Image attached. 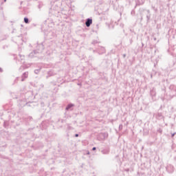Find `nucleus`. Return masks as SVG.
<instances>
[{
  "instance_id": "1",
  "label": "nucleus",
  "mask_w": 176,
  "mask_h": 176,
  "mask_svg": "<svg viewBox=\"0 0 176 176\" xmlns=\"http://www.w3.org/2000/svg\"><path fill=\"white\" fill-rule=\"evenodd\" d=\"M96 52L99 54H104V53H105V47L98 46V47H96Z\"/></svg>"
},
{
  "instance_id": "2",
  "label": "nucleus",
  "mask_w": 176,
  "mask_h": 176,
  "mask_svg": "<svg viewBox=\"0 0 176 176\" xmlns=\"http://www.w3.org/2000/svg\"><path fill=\"white\" fill-rule=\"evenodd\" d=\"M166 171L169 173V174H171L174 173V166L171 164H168L166 167Z\"/></svg>"
},
{
  "instance_id": "3",
  "label": "nucleus",
  "mask_w": 176,
  "mask_h": 176,
  "mask_svg": "<svg viewBox=\"0 0 176 176\" xmlns=\"http://www.w3.org/2000/svg\"><path fill=\"white\" fill-rule=\"evenodd\" d=\"M44 49H45V47L43 46V43H41V44H38L36 50H37L38 53H42V51H43Z\"/></svg>"
},
{
  "instance_id": "4",
  "label": "nucleus",
  "mask_w": 176,
  "mask_h": 176,
  "mask_svg": "<svg viewBox=\"0 0 176 176\" xmlns=\"http://www.w3.org/2000/svg\"><path fill=\"white\" fill-rule=\"evenodd\" d=\"M135 6L134 7V9L137 8V6H141L145 3V1L144 0H135Z\"/></svg>"
},
{
  "instance_id": "5",
  "label": "nucleus",
  "mask_w": 176,
  "mask_h": 176,
  "mask_svg": "<svg viewBox=\"0 0 176 176\" xmlns=\"http://www.w3.org/2000/svg\"><path fill=\"white\" fill-rule=\"evenodd\" d=\"M93 24V19L91 18H87L85 21L86 27H90Z\"/></svg>"
},
{
  "instance_id": "6",
  "label": "nucleus",
  "mask_w": 176,
  "mask_h": 176,
  "mask_svg": "<svg viewBox=\"0 0 176 176\" xmlns=\"http://www.w3.org/2000/svg\"><path fill=\"white\" fill-rule=\"evenodd\" d=\"M55 75H57V73H56L53 70H50V71L47 72V75L46 78L47 79L48 78H50V76H54Z\"/></svg>"
},
{
  "instance_id": "7",
  "label": "nucleus",
  "mask_w": 176,
  "mask_h": 176,
  "mask_svg": "<svg viewBox=\"0 0 176 176\" xmlns=\"http://www.w3.org/2000/svg\"><path fill=\"white\" fill-rule=\"evenodd\" d=\"M146 22L149 23V20H151V10H146Z\"/></svg>"
},
{
  "instance_id": "8",
  "label": "nucleus",
  "mask_w": 176,
  "mask_h": 176,
  "mask_svg": "<svg viewBox=\"0 0 176 176\" xmlns=\"http://www.w3.org/2000/svg\"><path fill=\"white\" fill-rule=\"evenodd\" d=\"M38 53H39L38 50H35L28 55V57H30V58H34V57H35V54H38Z\"/></svg>"
},
{
  "instance_id": "9",
  "label": "nucleus",
  "mask_w": 176,
  "mask_h": 176,
  "mask_svg": "<svg viewBox=\"0 0 176 176\" xmlns=\"http://www.w3.org/2000/svg\"><path fill=\"white\" fill-rule=\"evenodd\" d=\"M28 78V72H24L21 76V82H24Z\"/></svg>"
},
{
  "instance_id": "10",
  "label": "nucleus",
  "mask_w": 176,
  "mask_h": 176,
  "mask_svg": "<svg viewBox=\"0 0 176 176\" xmlns=\"http://www.w3.org/2000/svg\"><path fill=\"white\" fill-rule=\"evenodd\" d=\"M155 118L158 120H162V119H164V116H163V114H162V113H157V114H155Z\"/></svg>"
},
{
  "instance_id": "11",
  "label": "nucleus",
  "mask_w": 176,
  "mask_h": 176,
  "mask_svg": "<svg viewBox=\"0 0 176 176\" xmlns=\"http://www.w3.org/2000/svg\"><path fill=\"white\" fill-rule=\"evenodd\" d=\"M60 17H63L64 19H67V10H62L60 14Z\"/></svg>"
},
{
  "instance_id": "12",
  "label": "nucleus",
  "mask_w": 176,
  "mask_h": 176,
  "mask_svg": "<svg viewBox=\"0 0 176 176\" xmlns=\"http://www.w3.org/2000/svg\"><path fill=\"white\" fill-rule=\"evenodd\" d=\"M150 94L151 97H155L156 96V89L155 88H153L150 91Z\"/></svg>"
},
{
  "instance_id": "13",
  "label": "nucleus",
  "mask_w": 176,
  "mask_h": 176,
  "mask_svg": "<svg viewBox=\"0 0 176 176\" xmlns=\"http://www.w3.org/2000/svg\"><path fill=\"white\" fill-rule=\"evenodd\" d=\"M101 153H102V155H109V148H104V149L102 150Z\"/></svg>"
},
{
  "instance_id": "14",
  "label": "nucleus",
  "mask_w": 176,
  "mask_h": 176,
  "mask_svg": "<svg viewBox=\"0 0 176 176\" xmlns=\"http://www.w3.org/2000/svg\"><path fill=\"white\" fill-rule=\"evenodd\" d=\"M73 107H74V104L72 103H70L67 105L65 109H66V111H69V109H71V108H72Z\"/></svg>"
},
{
  "instance_id": "15",
  "label": "nucleus",
  "mask_w": 176,
  "mask_h": 176,
  "mask_svg": "<svg viewBox=\"0 0 176 176\" xmlns=\"http://www.w3.org/2000/svg\"><path fill=\"white\" fill-rule=\"evenodd\" d=\"M169 89L172 90V91H176V86L174 85H170Z\"/></svg>"
},
{
  "instance_id": "16",
  "label": "nucleus",
  "mask_w": 176,
  "mask_h": 176,
  "mask_svg": "<svg viewBox=\"0 0 176 176\" xmlns=\"http://www.w3.org/2000/svg\"><path fill=\"white\" fill-rule=\"evenodd\" d=\"M133 36H134V35L133 34H131L129 36L130 45H131L133 43Z\"/></svg>"
},
{
  "instance_id": "17",
  "label": "nucleus",
  "mask_w": 176,
  "mask_h": 176,
  "mask_svg": "<svg viewBox=\"0 0 176 176\" xmlns=\"http://www.w3.org/2000/svg\"><path fill=\"white\" fill-rule=\"evenodd\" d=\"M23 21L25 24H30V19H28V17H25Z\"/></svg>"
},
{
  "instance_id": "18",
  "label": "nucleus",
  "mask_w": 176,
  "mask_h": 176,
  "mask_svg": "<svg viewBox=\"0 0 176 176\" xmlns=\"http://www.w3.org/2000/svg\"><path fill=\"white\" fill-rule=\"evenodd\" d=\"M8 126H9V122H8V121H4L3 127H5V129H8Z\"/></svg>"
},
{
  "instance_id": "19",
  "label": "nucleus",
  "mask_w": 176,
  "mask_h": 176,
  "mask_svg": "<svg viewBox=\"0 0 176 176\" xmlns=\"http://www.w3.org/2000/svg\"><path fill=\"white\" fill-rule=\"evenodd\" d=\"M19 57L21 58V63H22L23 64H24L25 61H24V56L19 54Z\"/></svg>"
},
{
  "instance_id": "20",
  "label": "nucleus",
  "mask_w": 176,
  "mask_h": 176,
  "mask_svg": "<svg viewBox=\"0 0 176 176\" xmlns=\"http://www.w3.org/2000/svg\"><path fill=\"white\" fill-rule=\"evenodd\" d=\"M97 43H100V42L97 41V40H94L92 42H91V44L92 45H97Z\"/></svg>"
},
{
  "instance_id": "21",
  "label": "nucleus",
  "mask_w": 176,
  "mask_h": 176,
  "mask_svg": "<svg viewBox=\"0 0 176 176\" xmlns=\"http://www.w3.org/2000/svg\"><path fill=\"white\" fill-rule=\"evenodd\" d=\"M40 72H41V69H35L34 74H36V75H38V74H39Z\"/></svg>"
},
{
  "instance_id": "22",
  "label": "nucleus",
  "mask_w": 176,
  "mask_h": 176,
  "mask_svg": "<svg viewBox=\"0 0 176 176\" xmlns=\"http://www.w3.org/2000/svg\"><path fill=\"white\" fill-rule=\"evenodd\" d=\"M43 6V3H39L38 5V9H41V8Z\"/></svg>"
},
{
  "instance_id": "23",
  "label": "nucleus",
  "mask_w": 176,
  "mask_h": 176,
  "mask_svg": "<svg viewBox=\"0 0 176 176\" xmlns=\"http://www.w3.org/2000/svg\"><path fill=\"white\" fill-rule=\"evenodd\" d=\"M157 133H160V134H162L163 133V130L160 128H159L157 130Z\"/></svg>"
},
{
  "instance_id": "24",
  "label": "nucleus",
  "mask_w": 176,
  "mask_h": 176,
  "mask_svg": "<svg viewBox=\"0 0 176 176\" xmlns=\"http://www.w3.org/2000/svg\"><path fill=\"white\" fill-rule=\"evenodd\" d=\"M131 14L132 16H135V10H133L131 12Z\"/></svg>"
},
{
  "instance_id": "25",
  "label": "nucleus",
  "mask_w": 176,
  "mask_h": 176,
  "mask_svg": "<svg viewBox=\"0 0 176 176\" xmlns=\"http://www.w3.org/2000/svg\"><path fill=\"white\" fill-rule=\"evenodd\" d=\"M152 9H153V10H155V12H157V8H155V6H151Z\"/></svg>"
},
{
  "instance_id": "26",
  "label": "nucleus",
  "mask_w": 176,
  "mask_h": 176,
  "mask_svg": "<svg viewBox=\"0 0 176 176\" xmlns=\"http://www.w3.org/2000/svg\"><path fill=\"white\" fill-rule=\"evenodd\" d=\"M175 134H176V132L172 133V134H171V138H173V137H174V135H175Z\"/></svg>"
},
{
  "instance_id": "27",
  "label": "nucleus",
  "mask_w": 176,
  "mask_h": 176,
  "mask_svg": "<svg viewBox=\"0 0 176 176\" xmlns=\"http://www.w3.org/2000/svg\"><path fill=\"white\" fill-rule=\"evenodd\" d=\"M130 31H131V32H133L134 35H135V32H134V30L131 29Z\"/></svg>"
},
{
  "instance_id": "28",
  "label": "nucleus",
  "mask_w": 176,
  "mask_h": 176,
  "mask_svg": "<svg viewBox=\"0 0 176 176\" xmlns=\"http://www.w3.org/2000/svg\"><path fill=\"white\" fill-rule=\"evenodd\" d=\"M74 136H75L76 138H78V137H79V134L76 133V134L74 135Z\"/></svg>"
},
{
  "instance_id": "29",
  "label": "nucleus",
  "mask_w": 176,
  "mask_h": 176,
  "mask_svg": "<svg viewBox=\"0 0 176 176\" xmlns=\"http://www.w3.org/2000/svg\"><path fill=\"white\" fill-rule=\"evenodd\" d=\"M125 171H126V173H129V171H130V169H129V168H126V169H125Z\"/></svg>"
},
{
  "instance_id": "30",
  "label": "nucleus",
  "mask_w": 176,
  "mask_h": 176,
  "mask_svg": "<svg viewBox=\"0 0 176 176\" xmlns=\"http://www.w3.org/2000/svg\"><path fill=\"white\" fill-rule=\"evenodd\" d=\"M57 17H60V12H58V13H57Z\"/></svg>"
},
{
  "instance_id": "31",
  "label": "nucleus",
  "mask_w": 176,
  "mask_h": 176,
  "mask_svg": "<svg viewBox=\"0 0 176 176\" xmlns=\"http://www.w3.org/2000/svg\"><path fill=\"white\" fill-rule=\"evenodd\" d=\"M96 149H97L96 147H93V148H92V151H96Z\"/></svg>"
},
{
  "instance_id": "32",
  "label": "nucleus",
  "mask_w": 176,
  "mask_h": 176,
  "mask_svg": "<svg viewBox=\"0 0 176 176\" xmlns=\"http://www.w3.org/2000/svg\"><path fill=\"white\" fill-rule=\"evenodd\" d=\"M0 72H3V69H2V67H0Z\"/></svg>"
},
{
  "instance_id": "33",
  "label": "nucleus",
  "mask_w": 176,
  "mask_h": 176,
  "mask_svg": "<svg viewBox=\"0 0 176 176\" xmlns=\"http://www.w3.org/2000/svg\"><path fill=\"white\" fill-rule=\"evenodd\" d=\"M94 53H97V48H96V50H94Z\"/></svg>"
},
{
  "instance_id": "34",
  "label": "nucleus",
  "mask_w": 176,
  "mask_h": 176,
  "mask_svg": "<svg viewBox=\"0 0 176 176\" xmlns=\"http://www.w3.org/2000/svg\"><path fill=\"white\" fill-rule=\"evenodd\" d=\"M89 60H93V57H92V56H90V57H89Z\"/></svg>"
},
{
  "instance_id": "35",
  "label": "nucleus",
  "mask_w": 176,
  "mask_h": 176,
  "mask_svg": "<svg viewBox=\"0 0 176 176\" xmlns=\"http://www.w3.org/2000/svg\"><path fill=\"white\" fill-rule=\"evenodd\" d=\"M61 6V1H59V7Z\"/></svg>"
},
{
  "instance_id": "36",
  "label": "nucleus",
  "mask_w": 176,
  "mask_h": 176,
  "mask_svg": "<svg viewBox=\"0 0 176 176\" xmlns=\"http://www.w3.org/2000/svg\"><path fill=\"white\" fill-rule=\"evenodd\" d=\"M162 91H164V93H166V89H162Z\"/></svg>"
},
{
  "instance_id": "37",
  "label": "nucleus",
  "mask_w": 176,
  "mask_h": 176,
  "mask_svg": "<svg viewBox=\"0 0 176 176\" xmlns=\"http://www.w3.org/2000/svg\"><path fill=\"white\" fill-rule=\"evenodd\" d=\"M16 80H19V78H16L15 79V82H16Z\"/></svg>"
},
{
  "instance_id": "38",
  "label": "nucleus",
  "mask_w": 176,
  "mask_h": 176,
  "mask_svg": "<svg viewBox=\"0 0 176 176\" xmlns=\"http://www.w3.org/2000/svg\"><path fill=\"white\" fill-rule=\"evenodd\" d=\"M123 57H126V54H123Z\"/></svg>"
},
{
  "instance_id": "39",
  "label": "nucleus",
  "mask_w": 176,
  "mask_h": 176,
  "mask_svg": "<svg viewBox=\"0 0 176 176\" xmlns=\"http://www.w3.org/2000/svg\"><path fill=\"white\" fill-rule=\"evenodd\" d=\"M30 120H31V119H32V117H29Z\"/></svg>"
},
{
  "instance_id": "40",
  "label": "nucleus",
  "mask_w": 176,
  "mask_h": 176,
  "mask_svg": "<svg viewBox=\"0 0 176 176\" xmlns=\"http://www.w3.org/2000/svg\"><path fill=\"white\" fill-rule=\"evenodd\" d=\"M87 155H90V152L88 151L87 153Z\"/></svg>"
},
{
  "instance_id": "41",
  "label": "nucleus",
  "mask_w": 176,
  "mask_h": 176,
  "mask_svg": "<svg viewBox=\"0 0 176 176\" xmlns=\"http://www.w3.org/2000/svg\"><path fill=\"white\" fill-rule=\"evenodd\" d=\"M153 40H154V41H156V37H154V38H153Z\"/></svg>"
},
{
  "instance_id": "42",
  "label": "nucleus",
  "mask_w": 176,
  "mask_h": 176,
  "mask_svg": "<svg viewBox=\"0 0 176 176\" xmlns=\"http://www.w3.org/2000/svg\"><path fill=\"white\" fill-rule=\"evenodd\" d=\"M142 47H144V43H142Z\"/></svg>"
},
{
  "instance_id": "43",
  "label": "nucleus",
  "mask_w": 176,
  "mask_h": 176,
  "mask_svg": "<svg viewBox=\"0 0 176 176\" xmlns=\"http://www.w3.org/2000/svg\"><path fill=\"white\" fill-rule=\"evenodd\" d=\"M96 28H98V24L96 25Z\"/></svg>"
},
{
  "instance_id": "44",
  "label": "nucleus",
  "mask_w": 176,
  "mask_h": 176,
  "mask_svg": "<svg viewBox=\"0 0 176 176\" xmlns=\"http://www.w3.org/2000/svg\"><path fill=\"white\" fill-rule=\"evenodd\" d=\"M21 68H23V66H21V67L19 68V69H21Z\"/></svg>"
},
{
  "instance_id": "45",
  "label": "nucleus",
  "mask_w": 176,
  "mask_h": 176,
  "mask_svg": "<svg viewBox=\"0 0 176 176\" xmlns=\"http://www.w3.org/2000/svg\"><path fill=\"white\" fill-rule=\"evenodd\" d=\"M121 125H120V126H119V129H122V126H120Z\"/></svg>"
},
{
  "instance_id": "46",
  "label": "nucleus",
  "mask_w": 176,
  "mask_h": 176,
  "mask_svg": "<svg viewBox=\"0 0 176 176\" xmlns=\"http://www.w3.org/2000/svg\"><path fill=\"white\" fill-rule=\"evenodd\" d=\"M121 125H120V126H119V129H122V126H120Z\"/></svg>"
},
{
  "instance_id": "47",
  "label": "nucleus",
  "mask_w": 176,
  "mask_h": 176,
  "mask_svg": "<svg viewBox=\"0 0 176 176\" xmlns=\"http://www.w3.org/2000/svg\"><path fill=\"white\" fill-rule=\"evenodd\" d=\"M23 4V1H21V5H22Z\"/></svg>"
},
{
  "instance_id": "48",
  "label": "nucleus",
  "mask_w": 176,
  "mask_h": 176,
  "mask_svg": "<svg viewBox=\"0 0 176 176\" xmlns=\"http://www.w3.org/2000/svg\"><path fill=\"white\" fill-rule=\"evenodd\" d=\"M52 85H56V84H55V83H52Z\"/></svg>"
},
{
  "instance_id": "49",
  "label": "nucleus",
  "mask_w": 176,
  "mask_h": 176,
  "mask_svg": "<svg viewBox=\"0 0 176 176\" xmlns=\"http://www.w3.org/2000/svg\"><path fill=\"white\" fill-rule=\"evenodd\" d=\"M4 2H6V0H3Z\"/></svg>"
},
{
  "instance_id": "50",
  "label": "nucleus",
  "mask_w": 176,
  "mask_h": 176,
  "mask_svg": "<svg viewBox=\"0 0 176 176\" xmlns=\"http://www.w3.org/2000/svg\"><path fill=\"white\" fill-rule=\"evenodd\" d=\"M129 1V2L130 3V0H128Z\"/></svg>"
},
{
  "instance_id": "51",
  "label": "nucleus",
  "mask_w": 176,
  "mask_h": 176,
  "mask_svg": "<svg viewBox=\"0 0 176 176\" xmlns=\"http://www.w3.org/2000/svg\"><path fill=\"white\" fill-rule=\"evenodd\" d=\"M141 20H142V17L141 18Z\"/></svg>"
},
{
  "instance_id": "52",
  "label": "nucleus",
  "mask_w": 176,
  "mask_h": 176,
  "mask_svg": "<svg viewBox=\"0 0 176 176\" xmlns=\"http://www.w3.org/2000/svg\"><path fill=\"white\" fill-rule=\"evenodd\" d=\"M151 78H152V75L151 76Z\"/></svg>"
}]
</instances>
